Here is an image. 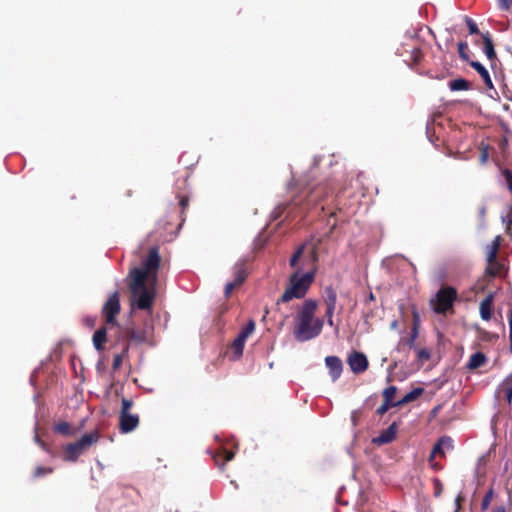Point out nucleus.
<instances>
[{"label":"nucleus","mask_w":512,"mask_h":512,"mask_svg":"<svg viewBox=\"0 0 512 512\" xmlns=\"http://www.w3.org/2000/svg\"><path fill=\"white\" fill-rule=\"evenodd\" d=\"M160 262L159 249L154 246L150 248L142 267H135L129 272L131 300L140 310H149L152 307Z\"/></svg>","instance_id":"obj_1"},{"label":"nucleus","mask_w":512,"mask_h":512,"mask_svg":"<svg viewBox=\"0 0 512 512\" xmlns=\"http://www.w3.org/2000/svg\"><path fill=\"white\" fill-rule=\"evenodd\" d=\"M308 244H303L297 248L290 258V266L295 270L289 277V283L278 299L277 304L287 303L293 299L304 298L308 292L312 282L314 281L315 272L312 269L303 273L307 264L314 265L318 260L317 246L310 245L307 253Z\"/></svg>","instance_id":"obj_2"},{"label":"nucleus","mask_w":512,"mask_h":512,"mask_svg":"<svg viewBox=\"0 0 512 512\" xmlns=\"http://www.w3.org/2000/svg\"><path fill=\"white\" fill-rule=\"evenodd\" d=\"M317 308L318 302L314 299H306L302 305L298 307L293 328V335L297 341H309L321 334L324 320L315 317Z\"/></svg>","instance_id":"obj_3"},{"label":"nucleus","mask_w":512,"mask_h":512,"mask_svg":"<svg viewBox=\"0 0 512 512\" xmlns=\"http://www.w3.org/2000/svg\"><path fill=\"white\" fill-rule=\"evenodd\" d=\"M100 434L98 431L83 435L79 440L69 443L64 448L63 459L68 462H76L77 459L87 452L94 444L98 442Z\"/></svg>","instance_id":"obj_4"},{"label":"nucleus","mask_w":512,"mask_h":512,"mask_svg":"<svg viewBox=\"0 0 512 512\" xmlns=\"http://www.w3.org/2000/svg\"><path fill=\"white\" fill-rule=\"evenodd\" d=\"M458 298L457 290L452 286L441 287L434 298L430 300V305L436 314L445 315L453 311L454 303Z\"/></svg>","instance_id":"obj_5"},{"label":"nucleus","mask_w":512,"mask_h":512,"mask_svg":"<svg viewBox=\"0 0 512 512\" xmlns=\"http://www.w3.org/2000/svg\"><path fill=\"white\" fill-rule=\"evenodd\" d=\"M121 304L118 291L111 294L102 306L101 314L108 327L118 326L117 315L120 314Z\"/></svg>","instance_id":"obj_6"},{"label":"nucleus","mask_w":512,"mask_h":512,"mask_svg":"<svg viewBox=\"0 0 512 512\" xmlns=\"http://www.w3.org/2000/svg\"><path fill=\"white\" fill-rule=\"evenodd\" d=\"M335 189L336 187L331 181H326L313 186L307 196L308 204L327 202V206H329V199L333 201Z\"/></svg>","instance_id":"obj_7"},{"label":"nucleus","mask_w":512,"mask_h":512,"mask_svg":"<svg viewBox=\"0 0 512 512\" xmlns=\"http://www.w3.org/2000/svg\"><path fill=\"white\" fill-rule=\"evenodd\" d=\"M152 326L145 322L142 327L129 325L125 328L124 333L127 339L135 343H148L152 335Z\"/></svg>","instance_id":"obj_8"},{"label":"nucleus","mask_w":512,"mask_h":512,"mask_svg":"<svg viewBox=\"0 0 512 512\" xmlns=\"http://www.w3.org/2000/svg\"><path fill=\"white\" fill-rule=\"evenodd\" d=\"M347 363L355 374H361L368 369V359L365 354L353 351L347 358Z\"/></svg>","instance_id":"obj_9"},{"label":"nucleus","mask_w":512,"mask_h":512,"mask_svg":"<svg viewBox=\"0 0 512 512\" xmlns=\"http://www.w3.org/2000/svg\"><path fill=\"white\" fill-rule=\"evenodd\" d=\"M140 423L139 415L132 413H119V431L127 434L134 431Z\"/></svg>","instance_id":"obj_10"},{"label":"nucleus","mask_w":512,"mask_h":512,"mask_svg":"<svg viewBox=\"0 0 512 512\" xmlns=\"http://www.w3.org/2000/svg\"><path fill=\"white\" fill-rule=\"evenodd\" d=\"M326 367L329 370V375L333 382L338 380L343 371V363L337 356H327L325 358Z\"/></svg>","instance_id":"obj_11"},{"label":"nucleus","mask_w":512,"mask_h":512,"mask_svg":"<svg viewBox=\"0 0 512 512\" xmlns=\"http://www.w3.org/2000/svg\"><path fill=\"white\" fill-rule=\"evenodd\" d=\"M397 426L392 423L387 429L383 430L380 435L373 439V443L377 445H384L391 443L396 438Z\"/></svg>","instance_id":"obj_12"},{"label":"nucleus","mask_w":512,"mask_h":512,"mask_svg":"<svg viewBox=\"0 0 512 512\" xmlns=\"http://www.w3.org/2000/svg\"><path fill=\"white\" fill-rule=\"evenodd\" d=\"M494 293L490 292L480 303L479 312L483 320L489 321L492 316Z\"/></svg>","instance_id":"obj_13"},{"label":"nucleus","mask_w":512,"mask_h":512,"mask_svg":"<svg viewBox=\"0 0 512 512\" xmlns=\"http://www.w3.org/2000/svg\"><path fill=\"white\" fill-rule=\"evenodd\" d=\"M92 341L95 349L101 352L104 349L105 342L107 341V328L104 326L99 328L94 333Z\"/></svg>","instance_id":"obj_14"},{"label":"nucleus","mask_w":512,"mask_h":512,"mask_svg":"<svg viewBox=\"0 0 512 512\" xmlns=\"http://www.w3.org/2000/svg\"><path fill=\"white\" fill-rule=\"evenodd\" d=\"M469 64L473 69H475L479 73V75L483 79L485 85L488 88H493V83L490 78L488 70L478 61H471V62H469Z\"/></svg>","instance_id":"obj_15"},{"label":"nucleus","mask_w":512,"mask_h":512,"mask_svg":"<svg viewBox=\"0 0 512 512\" xmlns=\"http://www.w3.org/2000/svg\"><path fill=\"white\" fill-rule=\"evenodd\" d=\"M487 362V357L482 352H476L470 356V359L466 365L469 370L477 369L483 366Z\"/></svg>","instance_id":"obj_16"},{"label":"nucleus","mask_w":512,"mask_h":512,"mask_svg":"<svg viewBox=\"0 0 512 512\" xmlns=\"http://www.w3.org/2000/svg\"><path fill=\"white\" fill-rule=\"evenodd\" d=\"M233 274H234V281L235 284L237 285H241L246 277H247V270H246V265L244 262H238L235 264L234 268H233Z\"/></svg>","instance_id":"obj_17"},{"label":"nucleus","mask_w":512,"mask_h":512,"mask_svg":"<svg viewBox=\"0 0 512 512\" xmlns=\"http://www.w3.org/2000/svg\"><path fill=\"white\" fill-rule=\"evenodd\" d=\"M413 315H414V324H413L411 333H410L409 337H407L406 339H402L400 342V345H407L410 349L416 348L415 340L418 337V327H417L418 315L416 312Z\"/></svg>","instance_id":"obj_18"},{"label":"nucleus","mask_w":512,"mask_h":512,"mask_svg":"<svg viewBox=\"0 0 512 512\" xmlns=\"http://www.w3.org/2000/svg\"><path fill=\"white\" fill-rule=\"evenodd\" d=\"M483 43H484V52L489 60H494L496 58V52L494 49V44L489 32L482 34Z\"/></svg>","instance_id":"obj_19"},{"label":"nucleus","mask_w":512,"mask_h":512,"mask_svg":"<svg viewBox=\"0 0 512 512\" xmlns=\"http://www.w3.org/2000/svg\"><path fill=\"white\" fill-rule=\"evenodd\" d=\"M323 301L326 307H336L337 292L332 286H327L325 288Z\"/></svg>","instance_id":"obj_20"},{"label":"nucleus","mask_w":512,"mask_h":512,"mask_svg":"<svg viewBox=\"0 0 512 512\" xmlns=\"http://www.w3.org/2000/svg\"><path fill=\"white\" fill-rule=\"evenodd\" d=\"M424 392V389L422 387H417L408 392L402 399L397 400L398 405L403 406L405 404H408L410 402L415 401L419 396H421Z\"/></svg>","instance_id":"obj_21"},{"label":"nucleus","mask_w":512,"mask_h":512,"mask_svg":"<svg viewBox=\"0 0 512 512\" xmlns=\"http://www.w3.org/2000/svg\"><path fill=\"white\" fill-rule=\"evenodd\" d=\"M488 266L485 269L486 275L489 277H496L498 275H501L502 271L504 270V264L499 262L498 260H495V262H487Z\"/></svg>","instance_id":"obj_22"},{"label":"nucleus","mask_w":512,"mask_h":512,"mask_svg":"<svg viewBox=\"0 0 512 512\" xmlns=\"http://www.w3.org/2000/svg\"><path fill=\"white\" fill-rule=\"evenodd\" d=\"M444 443H449L448 436H442L438 439V441L434 444L433 449L431 451L429 461L431 462L437 455H444Z\"/></svg>","instance_id":"obj_23"},{"label":"nucleus","mask_w":512,"mask_h":512,"mask_svg":"<svg viewBox=\"0 0 512 512\" xmlns=\"http://www.w3.org/2000/svg\"><path fill=\"white\" fill-rule=\"evenodd\" d=\"M449 88L452 91L469 90L471 83L463 78H458L449 82Z\"/></svg>","instance_id":"obj_24"},{"label":"nucleus","mask_w":512,"mask_h":512,"mask_svg":"<svg viewBox=\"0 0 512 512\" xmlns=\"http://www.w3.org/2000/svg\"><path fill=\"white\" fill-rule=\"evenodd\" d=\"M397 393V387L396 386H389L385 388L382 392L383 400L391 403L395 407H400V405L396 404L397 400H395V396Z\"/></svg>","instance_id":"obj_25"},{"label":"nucleus","mask_w":512,"mask_h":512,"mask_svg":"<svg viewBox=\"0 0 512 512\" xmlns=\"http://www.w3.org/2000/svg\"><path fill=\"white\" fill-rule=\"evenodd\" d=\"M128 352H129V344H126L123 347L122 352L119 354H116L114 356L113 364H112L113 371H117L121 367L123 359L128 357Z\"/></svg>","instance_id":"obj_26"},{"label":"nucleus","mask_w":512,"mask_h":512,"mask_svg":"<svg viewBox=\"0 0 512 512\" xmlns=\"http://www.w3.org/2000/svg\"><path fill=\"white\" fill-rule=\"evenodd\" d=\"M54 431L56 433H59L64 436L74 435V431H73L71 425L66 421H62V422H59L58 424H56L54 427Z\"/></svg>","instance_id":"obj_27"},{"label":"nucleus","mask_w":512,"mask_h":512,"mask_svg":"<svg viewBox=\"0 0 512 512\" xmlns=\"http://www.w3.org/2000/svg\"><path fill=\"white\" fill-rule=\"evenodd\" d=\"M255 330V322L254 320H249L247 324L241 329L238 334V337L247 340V338L254 332Z\"/></svg>","instance_id":"obj_28"},{"label":"nucleus","mask_w":512,"mask_h":512,"mask_svg":"<svg viewBox=\"0 0 512 512\" xmlns=\"http://www.w3.org/2000/svg\"><path fill=\"white\" fill-rule=\"evenodd\" d=\"M245 340L239 338L238 336L233 341L231 348L233 350V353L236 355L237 358L241 357L243 354V349L245 346Z\"/></svg>","instance_id":"obj_29"},{"label":"nucleus","mask_w":512,"mask_h":512,"mask_svg":"<svg viewBox=\"0 0 512 512\" xmlns=\"http://www.w3.org/2000/svg\"><path fill=\"white\" fill-rule=\"evenodd\" d=\"M499 246V238H496L495 241L492 243V246L487 254V262H495V260H497Z\"/></svg>","instance_id":"obj_30"},{"label":"nucleus","mask_w":512,"mask_h":512,"mask_svg":"<svg viewBox=\"0 0 512 512\" xmlns=\"http://www.w3.org/2000/svg\"><path fill=\"white\" fill-rule=\"evenodd\" d=\"M417 355V360L421 362L422 364L426 361H428L431 357L430 351L426 348H414Z\"/></svg>","instance_id":"obj_31"},{"label":"nucleus","mask_w":512,"mask_h":512,"mask_svg":"<svg viewBox=\"0 0 512 512\" xmlns=\"http://www.w3.org/2000/svg\"><path fill=\"white\" fill-rule=\"evenodd\" d=\"M469 49L467 42H459L458 43V53L459 57L463 60L468 62L469 61V55H468Z\"/></svg>","instance_id":"obj_32"},{"label":"nucleus","mask_w":512,"mask_h":512,"mask_svg":"<svg viewBox=\"0 0 512 512\" xmlns=\"http://www.w3.org/2000/svg\"><path fill=\"white\" fill-rule=\"evenodd\" d=\"M494 497V490L492 488H490L486 494L484 495L483 499H482V502H481V509L483 511L487 510L492 499Z\"/></svg>","instance_id":"obj_33"},{"label":"nucleus","mask_w":512,"mask_h":512,"mask_svg":"<svg viewBox=\"0 0 512 512\" xmlns=\"http://www.w3.org/2000/svg\"><path fill=\"white\" fill-rule=\"evenodd\" d=\"M177 197L179 199V206L181 207V216L184 214V211L189 206V197L186 194H177Z\"/></svg>","instance_id":"obj_34"},{"label":"nucleus","mask_w":512,"mask_h":512,"mask_svg":"<svg viewBox=\"0 0 512 512\" xmlns=\"http://www.w3.org/2000/svg\"><path fill=\"white\" fill-rule=\"evenodd\" d=\"M52 472H53V468H51V467H41V466H38V467L35 468L33 476L35 478H38V477H42V476L47 475V474H51Z\"/></svg>","instance_id":"obj_35"},{"label":"nucleus","mask_w":512,"mask_h":512,"mask_svg":"<svg viewBox=\"0 0 512 512\" xmlns=\"http://www.w3.org/2000/svg\"><path fill=\"white\" fill-rule=\"evenodd\" d=\"M410 53H411L410 61L415 63V64L419 63L421 58H422V52H421L420 48L419 47H413L410 50Z\"/></svg>","instance_id":"obj_36"},{"label":"nucleus","mask_w":512,"mask_h":512,"mask_svg":"<svg viewBox=\"0 0 512 512\" xmlns=\"http://www.w3.org/2000/svg\"><path fill=\"white\" fill-rule=\"evenodd\" d=\"M335 310H336V307H326V311H325V317L327 320V324L331 327L335 326L334 320H333Z\"/></svg>","instance_id":"obj_37"},{"label":"nucleus","mask_w":512,"mask_h":512,"mask_svg":"<svg viewBox=\"0 0 512 512\" xmlns=\"http://www.w3.org/2000/svg\"><path fill=\"white\" fill-rule=\"evenodd\" d=\"M132 406L133 401L131 399L122 398L120 413H130V409L132 408Z\"/></svg>","instance_id":"obj_38"},{"label":"nucleus","mask_w":512,"mask_h":512,"mask_svg":"<svg viewBox=\"0 0 512 512\" xmlns=\"http://www.w3.org/2000/svg\"><path fill=\"white\" fill-rule=\"evenodd\" d=\"M465 22L467 24L470 34H478L479 33L477 24L471 18L465 17Z\"/></svg>","instance_id":"obj_39"},{"label":"nucleus","mask_w":512,"mask_h":512,"mask_svg":"<svg viewBox=\"0 0 512 512\" xmlns=\"http://www.w3.org/2000/svg\"><path fill=\"white\" fill-rule=\"evenodd\" d=\"M395 407L391 403L383 400V403L377 408L376 413L383 416L390 408Z\"/></svg>","instance_id":"obj_40"},{"label":"nucleus","mask_w":512,"mask_h":512,"mask_svg":"<svg viewBox=\"0 0 512 512\" xmlns=\"http://www.w3.org/2000/svg\"><path fill=\"white\" fill-rule=\"evenodd\" d=\"M488 157H489L488 147L482 146L480 149V157H479L480 163L482 165L486 164V162L488 161Z\"/></svg>","instance_id":"obj_41"},{"label":"nucleus","mask_w":512,"mask_h":512,"mask_svg":"<svg viewBox=\"0 0 512 512\" xmlns=\"http://www.w3.org/2000/svg\"><path fill=\"white\" fill-rule=\"evenodd\" d=\"M503 176L505 177L509 191L512 193V172L509 169H505L503 171Z\"/></svg>","instance_id":"obj_42"},{"label":"nucleus","mask_w":512,"mask_h":512,"mask_svg":"<svg viewBox=\"0 0 512 512\" xmlns=\"http://www.w3.org/2000/svg\"><path fill=\"white\" fill-rule=\"evenodd\" d=\"M501 10L508 11L512 6V0H497Z\"/></svg>","instance_id":"obj_43"},{"label":"nucleus","mask_w":512,"mask_h":512,"mask_svg":"<svg viewBox=\"0 0 512 512\" xmlns=\"http://www.w3.org/2000/svg\"><path fill=\"white\" fill-rule=\"evenodd\" d=\"M238 286H239V285L235 284V282H233V281H232V282H228V283L226 284V286H225V291H224L225 296L228 298V297L231 295L232 291H233L236 287H238Z\"/></svg>","instance_id":"obj_44"},{"label":"nucleus","mask_w":512,"mask_h":512,"mask_svg":"<svg viewBox=\"0 0 512 512\" xmlns=\"http://www.w3.org/2000/svg\"><path fill=\"white\" fill-rule=\"evenodd\" d=\"M222 457H223V464H225L226 462L231 461L234 458V452L228 451V450H223Z\"/></svg>","instance_id":"obj_45"},{"label":"nucleus","mask_w":512,"mask_h":512,"mask_svg":"<svg viewBox=\"0 0 512 512\" xmlns=\"http://www.w3.org/2000/svg\"><path fill=\"white\" fill-rule=\"evenodd\" d=\"M508 322H509V341L512 349V308L508 311Z\"/></svg>","instance_id":"obj_46"},{"label":"nucleus","mask_w":512,"mask_h":512,"mask_svg":"<svg viewBox=\"0 0 512 512\" xmlns=\"http://www.w3.org/2000/svg\"><path fill=\"white\" fill-rule=\"evenodd\" d=\"M465 497L462 495V493H459L455 498V509L461 510V505L464 502Z\"/></svg>","instance_id":"obj_47"},{"label":"nucleus","mask_w":512,"mask_h":512,"mask_svg":"<svg viewBox=\"0 0 512 512\" xmlns=\"http://www.w3.org/2000/svg\"><path fill=\"white\" fill-rule=\"evenodd\" d=\"M434 484H435V495L439 496L442 491V484L439 479H435Z\"/></svg>","instance_id":"obj_48"},{"label":"nucleus","mask_w":512,"mask_h":512,"mask_svg":"<svg viewBox=\"0 0 512 512\" xmlns=\"http://www.w3.org/2000/svg\"><path fill=\"white\" fill-rule=\"evenodd\" d=\"M96 319L94 317H86L84 322L87 326L93 328L95 326Z\"/></svg>","instance_id":"obj_49"},{"label":"nucleus","mask_w":512,"mask_h":512,"mask_svg":"<svg viewBox=\"0 0 512 512\" xmlns=\"http://www.w3.org/2000/svg\"><path fill=\"white\" fill-rule=\"evenodd\" d=\"M507 224L512 226V205L509 207V211L507 214Z\"/></svg>","instance_id":"obj_50"},{"label":"nucleus","mask_w":512,"mask_h":512,"mask_svg":"<svg viewBox=\"0 0 512 512\" xmlns=\"http://www.w3.org/2000/svg\"><path fill=\"white\" fill-rule=\"evenodd\" d=\"M485 215H486V207L485 206H482L479 208V216L484 219L485 218Z\"/></svg>","instance_id":"obj_51"},{"label":"nucleus","mask_w":512,"mask_h":512,"mask_svg":"<svg viewBox=\"0 0 512 512\" xmlns=\"http://www.w3.org/2000/svg\"><path fill=\"white\" fill-rule=\"evenodd\" d=\"M506 399L510 404H512V387L507 391Z\"/></svg>","instance_id":"obj_52"},{"label":"nucleus","mask_w":512,"mask_h":512,"mask_svg":"<svg viewBox=\"0 0 512 512\" xmlns=\"http://www.w3.org/2000/svg\"><path fill=\"white\" fill-rule=\"evenodd\" d=\"M35 441L42 447L45 448V443L40 439V437L36 434Z\"/></svg>","instance_id":"obj_53"},{"label":"nucleus","mask_w":512,"mask_h":512,"mask_svg":"<svg viewBox=\"0 0 512 512\" xmlns=\"http://www.w3.org/2000/svg\"><path fill=\"white\" fill-rule=\"evenodd\" d=\"M493 512H506V509L504 506H499L493 510Z\"/></svg>","instance_id":"obj_54"},{"label":"nucleus","mask_w":512,"mask_h":512,"mask_svg":"<svg viewBox=\"0 0 512 512\" xmlns=\"http://www.w3.org/2000/svg\"><path fill=\"white\" fill-rule=\"evenodd\" d=\"M444 447L453 448L452 439L449 437V443H444Z\"/></svg>","instance_id":"obj_55"},{"label":"nucleus","mask_w":512,"mask_h":512,"mask_svg":"<svg viewBox=\"0 0 512 512\" xmlns=\"http://www.w3.org/2000/svg\"><path fill=\"white\" fill-rule=\"evenodd\" d=\"M335 214H336V212H335V211H330V212H329V216H330V217L335 216Z\"/></svg>","instance_id":"obj_56"},{"label":"nucleus","mask_w":512,"mask_h":512,"mask_svg":"<svg viewBox=\"0 0 512 512\" xmlns=\"http://www.w3.org/2000/svg\"><path fill=\"white\" fill-rule=\"evenodd\" d=\"M437 411H438V407H435V408L433 409L432 413L435 415V414L437 413Z\"/></svg>","instance_id":"obj_57"},{"label":"nucleus","mask_w":512,"mask_h":512,"mask_svg":"<svg viewBox=\"0 0 512 512\" xmlns=\"http://www.w3.org/2000/svg\"><path fill=\"white\" fill-rule=\"evenodd\" d=\"M186 182H187V177L183 178V180H182L183 185H186Z\"/></svg>","instance_id":"obj_58"},{"label":"nucleus","mask_w":512,"mask_h":512,"mask_svg":"<svg viewBox=\"0 0 512 512\" xmlns=\"http://www.w3.org/2000/svg\"><path fill=\"white\" fill-rule=\"evenodd\" d=\"M132 195V191L131 190H128L127 191V196H131Z\"/></svg>","instance_id":"obj_59"},{"label":"nucleus","mask_w":512,"mask_h":512,"mask_svg":"<svg viewBox=\"0 0 512 512\" xmlns=\"http://www.w3.org/2000/svg\"><path fill=\"white\" fill-rule=\"evenodd\" d=\"M369 299H371V300H373V299H374V296H373V294H372V293L370 294Z\"/></svg>","instance_id":"obj_60"},{"label":"nucleus","mask_w":512,"mask_h":512,"mask_svg":"<svg viewBox=\"0 0 512 512\" xmlns=\"http://www.w3.org/2000/svg\"><path fill=\"white\" fill-rule=\"evenodd\" d=\"M396 325H397V322H396V321H394V322L392 323V327H396Z\"/></svg>","instance_id":"obj_61"},{"label":"nucleus","mask_w":512,"mask_h":512,"mask_svg":"<svg viewBox=\"0 0 512 512\" xmlns=\"http://www.w3.org/2000/svg\"><path fill=\"white\" fill-rule=\"evenodd\" d=\"M454 512H460V510H458V509H455V511H454Z\"/></svg>","instance_id":"obj_62"}]
</instances>
